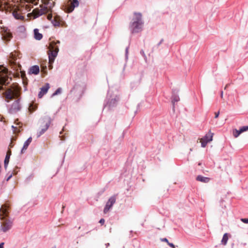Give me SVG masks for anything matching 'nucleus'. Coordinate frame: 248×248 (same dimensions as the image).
<instances>
[{
  "label": "nucleus",
  "instance_id": "f257e3e1",
  "mask_svg": "<svg viewBox=\"0 0 248 248\" xmlns=\"http://www.w3.org/2000/svg\"><path fill=\"white\" fill-rule=\"evenodd\" d=\"M144 26L142 16L140 13H134L129 23V29L132 33L141 32Z\"/></svg>",
  "mask_w": 248,
  "mask_h": 248
},
{
  "label": "nucleus",
  "instance_id": "f03ea898",
  "mask_svg": "<svg viewBox=\"0 0 248 248\" xmlns=\"http://www.w3.org/2000/svg\"><path fill=\"white\" fill-rule=\"evenodd\" d=\"M120 100L119 94L117 91H113L109 90L107 98V102L104 106V108L108 110H110L115 107Z\"/></svg>",
  "mask_w": 248,
  "mask_h": 248
},
{
  "label": "nucleus",
  "instance_id": "7ed1b4c3",
  "mask_svg": "<svg viewBox=\"0 0 248 248\" xmlns=\"http://www.w3.org/2000/svg\"><path fill=\"white\" fill-rule=\"evenodd\" d=\"M60 43V42L59 41H57L56 43L52 42L50 43L48 48L49 51L48 52L50 69L52 68V64L53 63L55 58L57 57L59 50L58 46H56V44Z\"/></svg>",
  "mask_w": 248,
  "mask_h": 248
},
{
  "label": "nucleus",
  "instance_id": "20e7f679",
  "mask_svg": "<svg viewBox=\"0 0 248 248\" xmlns=\"http://www.w3.org/2000/svg\"><path fill=\"white\" fill-rule=\"evenodd\" d=\"M55 1L53 0H48L47 2L45 3L46 7L42 8L39 9H35L32 11L34 18H36L44 14L47 12L48 10H50L54 5Z\"/></svg>",
  "mask_w": 248,
  "mask_h": 248
},
{
  "label": "nucleus",
  "instance_id": "39448f33",
  "mask_svg": "<svg viewBox=\"0 0 248 248\" xmlns=\"http://www.w3.org/2000/svg\"><path fill=\"white\" fill-rule=\"evenodd\" d=\"M7 72L6 68L0 65V91L4 89L3 86H6L9 83Z\"/></svg>",
  "mask_w": 248,
  "mask_h": 248
},
{
  "label": "nucleus",
  "instance_id": "423d86ee",
  "mask_svg": "<svg viewBox=\"0 0 248 248\" xmlns=\"http://www.w3.org/2000/svg\"><path fill=\"white\" fill-rule=\"evenodd\" d=\"M41 121H43L44 123H45V125L44 127L42 128L41 130L37 133L38 138L43 134L48 128L51 122V119L49 116H46L41 120Z\"/></svg>",
  "mask_w": 248,
  "mask_h": 248
},
{
  "label": "nucleus",
  "instance_id": "0eeeda50",
  "mask_svg": "<svg viewBox=\"0 0 248 248\" xmlns=\"http://www.w3.org/2000/svg\"><path fill=\"white\" fill-rule=\"evenodd\" d=\"M213 133L210 131L203 138L201 139V146L203 148L205 147L207 144L213 140Z\"/></svg>",
  "mask_w": 248,
  "mask_h": 248
},
{
  "label": "nucleus",
  "instance_id": "6e6552de",
  "mask_svg": "<svg viewBox=\"0 0 248 248\" xmlns=\"http://www.w3.org/2000/svg\"><path fill=\"white\" fill-rule=\"evenodd\" d=\"M0 34L2 39L7 42L9 41L13 37L10 31L5 28H1Z\"/></svg>",
  "mask_w": 248,
  "mask_h": 248
},
{
  "label": "nucleus",
  "instance_id": "1a4fd4ad",
  "mask_svg": "<svg viewBox=\"0 0 248 248\" xmlns=\"http://www.w3.org/2000/svg\"><path fill=\"white\" fill-rule=\"evenodd\" d=\"M3 94L6 98L12 99L15 97H17L19 95V92L17 90L9 89L4 92Z\"/></svg>",
  "mask_w": 248,
  "mask_h": 248
},
{
  "label": "nucleus",
  "instance_id": "9d476101",
  "mask_svg": "<svg viewBox=\"0 0 248 248\" xmlns=\"http://www.w3.org/2000/svg\"><path fill=\"white\" fill-rule=\"evenodd\" d=\"M116 198L115 197H111L107 202L106 206L104 209V213L106 214L108 213L110 209L112 207L113 205L115 203Z\"/></svg>",
  "mask_w": 248,
  "mask_h": 248
},
{
  "label": "nucleus",
  "instance_id": "9b49d317",
  "mask_svg": "<svg viewBox=\"0 0 248 248\" xmlns=\"http://www.w3.org/2000/svg\"><path fill=\"white\" fill-rule=\"evenodd\" d=\"M20 105L19 104V100L15 101L12 105L10 108L9 109V112L11 114H14L20 109Z\"/></svg>",
  "mask_w": 248,
  "mask_h": 248
},
{
  "label": "nucleus",
  "instance_id": "f8f14e48",
  "mask_svg": "<svg viewBox=\"0 0 248 248\" xmlns=\"http://www.w3.org/2000/svg\"><path fill=\"white\" fill-rule=\"evenodd\" d=\"M12 224L10 220L4 221L1 225V230L4 232H7L12 228Z\"/></svg>",
  "mask_w": 248,
  "mask_h": 248
},
{
  "label": "nucleus",
  "instance_id": "ddd939ff",
  "mask_svg": "<svg viewBox=\"0 0 248 248\" xmlns=\"http://www.w3.org/2000/svg\"><path fill=\"white\" fill-rule=\"evenodd\" d=\"M79 5V2L78 0H72L70 5H68L66 7L67 11L68 13L72 12L75 7H78Z\"/></svg>",
  "mask_w": 248,
  "mask_h": 248
},
{
  "label": "nucleus",
  "instance_id": "4468645a",
  "mask_svg": "<svg viewBox=\"0 0 248 248\" xmlns=\"http://www.w3.org/2000/svg\"><path fill=\"white\" fill-rule=\"evenodd\" d=\"M178 91L176 90H174L172 91V101L171 102L173 105V110L174 111V105L175 102H177L179 101L180 98L177 94Z\"/></svg>",
  "mask_w": 248,
  "mask_h": 248
},
{
  "label": "nucleus",
  "instance_id": "2eb2a0df",
  "mask_svg": "<svg viewBox=\"0 0 248 248\" xmlns=\"http://www.w3.org/2000/svg\"><path fill=\"white\" fill-rule=\"evenodd\" d=\"M49 87V84L48 83H46L44 86L41 88L40 91L38 93L39 98H42L44 94H46Z\"/></svg>",
  "mask_w": 248,
  "mask_h": 248
},
{
  "label": "nucleus",
  "instance_id": "dca6fc26",
  "mask_svg": "<svg viewBox=\"0 0 248 248\" xmlns=\"http://www.w3.org/2000/svg\"><path fill=\"white\" fill-rule=\"evenodd\" d=\"M39 71H40V68H39V66L35 65L31 66L29 68L28 73L30 75L33 74V75H36L39 74Z\"/></svg>",
  "mask_w": 248,
  "mask_h": 248
},
{
  "label": "nucleus",
  "instance_id": "f3484780",
  "mask_svg": "<svg viewBox=\"0 0 248 248\" xmlns=\"http://www.w3.org/2000/svg\"><path fill=\"white\" fill-rule=\"evenodd\" d=\"M13 16L16 19L20 20H23L24 19V17L20 14L18 11L14 10L13 12Z\"/></svg>",
  "mask_w": 248,
  "mask_h": 248
},
{
  "label": "nucleus",
  "instance_id": "a211bd4d",
  "mask_svg": "<svg viewBox=\"0 0 248 248\" xmlns=\"http://www.w3.org/2000/svg\"><path fill=\"white\" fill-rule=\"evenodd\" d=\"M32 141V138L31 137L29 138L26 141H25L23 147L22 149H21V153L22 154L24 152V151H25L28 147V146L31 143V142Z\"/></svg>",
  "mask_w": 248,
  "mask_h": 248
},
{
  "label": "nucleus",
  "instance_id": "6ab92c4d",
  "mask_svg": "<svg viewBox=\"0 0 248 248\" xmlns=\"http://www.w3.org/2000/svg\"><path fill=\"white\" fill-rule=\"evenodd\" d=\"M34 38L37 40H41L43 37L42 34L39 32V30L37 29L34 30Z\"/></svg>",
  "mask_w": 248,
  "mask_h": 248
},
{
  "label": "nucleus",
  "instance_id": "aec40b11",
  "mask_svg": "<svg viewBox=\"0 0 248 248\" xmlns=\"http://www.w3.org/2000/svg\"><path fill=\"white\" fill-rule=\"evenodd\" d=\"M51 23L54 26H59L60 25V17L59 16H55L54 19L51 21Z\"/></svg>",
  "mask_w": 248,
  "mask_h": 248
},
{
  "label": "nucleus",
  "instance_id": "412c9836",
  "mask_svg": "<svg viewBox=\"0 0 248 248\" xmlns=\"http://www.w3.org/2000/svg\"><path fill=\"white\" fill-rule=\"evenodd\" d=\"M8 206L6 204H4L1 206L0 208V212H2L3 215L5 216H7L8 213L7 210Z\"/></svg>",
  "mask_w": 248,
  "mask_h": 248
},
{
  "label": "nucleus",
  "instance_id": "4be33fe9",
  "mask_svg": "<svg viewBox=\"0 0 248 248\" xmlns=\"http://www.w3.org/2000/svg\"><path fill=\"white\" fill-rule=\"evenodd\" d=\"M197 180L199 181L204 182V183H207L209 181V178L205 177H203L201 175H199L197 177Z\"/></svg>",
  "mask_w": 248,
  "mask_h": 248
},
{
  "label": "nucleus",
  "instance_id": "5701e85b",
  "mask_svg": "<svg viewBox=\"0 0 248 248\" xmlns=\"http://www.w3.org/2000/svg\"><path fill=\"white\" fill-rule=\"evenodd\" d=\"M11 153L10 152L9 154L8 153L7 154L6 156H5V159H4V168L5 169H7V167L8 166V164L9 163V159H10V154Z\"/></svg>",
  "mask_w": 248,
  "mask_h": 248
},
{
  "label": "nucleus",
  "instance_id": "b1692460",
  "mask_svg": "<svg viewBox=\"0 0 248 248\" xmlns=\"http://www.w3.org/2000/svg\"><path fill=\"white\" fill-rule=\"evenodd\" d=\"M228 240V234L227 233H225L224 234L223 236V238L221 240V243L224 245H226L227 243V241Z\"/></svg>",
  "mask_w": 248,
  "mask_h": 248
},
{
  "label": "nucleus",
  "instance_id": "393cba45",
  "mask_svg": "<svg viewBox=\"0 0 248 248\" xmlns=\"http://www.w3.org/2000/svg\"><path fill=\"white\" fill-rule=\"evenodd\" d=\"M242 133L240 129H234L232 130V134L234 138H237Z\"/></svg>",
  "mask_w": 248,
  "mask_h": 248
},
{
  "label": "nucleus",
  "instance_id": "a878e982",
  "mask_svg": "<svg viewBox=\"0 0 248 248\" xmlns=\"http://www.w3.org/2000/svg\"><path fill=\"white\" fill-rule=\"evenodd\" d=\"M10 62L11 64L16 65L19 63V61H17V59L14 57V55H11V59L10 60Z\"/></svg>",
  "mask_w": 248,
  "mask_h": 248
},
{
  "label": "nucleus",
  "instance_id": "bb28decb",
  "mask_svg": "<svg viewBox=\"0 0 248 248\" xmlns=\"http://www.w3.org/2000/svg\"><path fill=\"white\" fill-rule=\"evenodd\" d=\"M37 108L36 106L33 105V104H31L29 107V110L30 112H32L34 111Z\"/></svg>",
  "mask_w": 248,
  "mask_h": 248
},
{
  "label": "nucleus",
  "instance_id": "cd10ccee",
  "mask_svg": "<svg viewBox=\"0 0 248 248\" xmlns=\"http://www.w3.org/2000/svg\"><path fill=\"white\" fill-rule=\"evenodd\" d=\"M62 91V89L60 88H58L56 91L52 94V96H54L55 95H56L58 94L61 93Z\"/></svg>",
  "mask_w": 248,
  "mask_h": 248
},
{
  "label": "nucleus",
  "instance_id": "c85d7f7f",
  "mask_svg": "<svg viewBox=\"0 0 248 248\" xmlns=\"http://www.w3.org/2000/svg\"><path fill=\"white\" fill-rule=\"evenodd\" d=\"M240 129L242 133L247 131L248 130V126H244L242 127L241 128H240Z\"/></svg>",
  "mask_w": 248,
  "mask_h": 248
},
{
  "label": "nucleus",
  "instance_id": "c756f323",
  "mask_svg": "<svg viewBox=\"0 0 248 248\" xmlns=\"http://www.w3.org/2000/svg\"><path fill=\"white\" fill-rule=\"evenodd\" d=\"M128 47H126L125 49V60L127 61L128 60Z\"/></svg>",
  "mask_w": 248,
  "mask_h": 248
},
{
  "label": "nucleus",
  "instance_id": "7c9ffc66",
  "mask_svg": "<svg viewBox=\"0 0 248 248\" xmlns=\"http://www.w3.org/2000/svg\"><path fill=\"white\" fill-rule=\"evenodd\" d=\"M241 221L244 223H248V218H241Z\"/></svg>",
  "mask_w": 248,
  "mask_h": 248
},
{
  "label": "nucleus",
  "instance_id": "2f4dec72",
  "mask_svg": "<svg viewBox=\"0 0 248 248\" xmlns=\"http://www.w3.org/2000/svg\"><path fill=\"white\" fill-rule=\"evenodd\" d=\"M168 245L169 246H170L171 248H175V247H175V246L173 244H172V243H170V242H169V243H168Z\"/></svg>",
  "mask_w": 248,
  "mask_h": 248
},
{
  "label": "nucleus",
  "instance_id": "473e14b6",
  "mask_svg": "<svg viewBox=\"0 0 248 248\" xmlns=\"http://www.w3.org/2000/svg\"><path fill=\"white\" fill-rule=\"evenodd\" d=\"M47 19L50 20V21H52L53 19H52V15H48L47 16Z\"/></svg>",
  "mask_w": 248,
  "mask_h": 248
},
{
  "label": "nucleus",
  "instance_id": "72a5a7b5",
  "mask_svg": "<svg viewBox=\"0 0 248 248\" xmlns=\"http://www.w3.org/2000/svg\"><path fill=\"white\" fill-rule=\"evenodd\" d=\"M161 240L162 242H165L167 243V244L169 242L167 238H162V239H161Z\"/></svg>",
  "mask_w": 248,
  "mask_h": 248
},
{
  "label": "nucleus",
  "instance_id": "f704fd0d",
  "mask_svg": "<svg viewBox=\"0 0 248 248\" xmlns=\"http://www.w3.org/2000/svg\"><path fill=\"white\" fill-rule=\"evenodd\" d=\"M13 176V173H11L10 174L8 177L7 178H6V181H9L12 177Z\"/></svg>",
  "mask_w": 248,
  "mask_h": 248
},
{
  "label": "nucleus",
  "instance_id": "c9c22d12",
  "mask_svg": "<svg viewBox=\"0 0 248 248\" xmlns=\"http://www.w3.org/2000/svg\"><path fill=\"white\" fill-rule=\"evenodd\" d=\"M219 115V111H218V112H216V113H215V118H217L218 117Z\"/></svg>",
  "mask_w": 248,
  "mask_h": 248
},
{
  "label": "nucleus",
  "instance_id": "e433bc0d",
  "mask_svg": "<svg viewBox=\"0 0 248 248\" xmlns=\"http://www.w3.org/2000/svg\"><path fill=\"white\" fill-rule=\"evenodd\" d=\"M99 223L102 224H103L105 223V220L103 218L101 219L99 221Z\"/></svg>",
  "mask_w": 248,
  "mask_h": 248
},
{
  "label": "nucleus",
  "instance_id": "4c0bfd02",
  "mask_svg": "<svg viewBox=\"0 0 248 248\" xmlns=\"http://www.w3.org/2000/svg\"><path fill=\"white\" fill-rule=\"evenodd\" d=\"M163 42V39H162L160 41V42L157 44V46H160V45L162 43V42Z\"/></svg>",
  "mask_w": 248,
  "mask_h": 248
},
{
  "label": "nucleus",
  "instance_id": "58836bf2",
  "mask_svg": "<svg viewBox=\"0 0 248 248\" xmlns=\"http://www.w3.org/2000/svg\"><path fill=\"white\" fill-rule=\"evenodd\" d=\"M220 96L222 98H223V91H221V93H220Z\"/></svg>",
  "mask_w": 248,
  "mask_h": 248
},
{
  "label": "nucleus",
  "instance_id": "ea45409f",
  "mask_svg": "<svg viewBox=\"0 0 248 248\" xmlns=\"http://www.w3.org/2000/svg\"><path fill=\"white\" fill-rule=\"evenodd\" d=\"M12 128L13 129L14 132H16V130L15 129H16V127H14L13 125L12 126Z\"/></svg>",
  "mask_w": 248,
  "mask_h": 248
},
{
  "label": "nucleus",
  "instance_id": "a19ab883",
  "mask_svg": "<svg viewBox=\"0 0 248 248\" xmlns=\"http://www.w3.org/2000/svg\"><path fill=\"white\" fill-rule=\"evenodd\" d=\"M3 244H4L3 243L0 244V248H3Z\"/></svg>",
  "mask_w": 248,
  "mask_h": 248
},
{
  "label": "nucleus",
  "instance_id": "79ce46f5",
  "mask_svg": "<svg viewBox=\"0 0 248 248\" xmlns=\"http://www.w3.org/2000/svg\"><path fill=\"white\" fill-rule=\"evenodd\" d=\"M81 87H85V86H86V85H85V84L84 83H82V85H81Z\"/></svg>",
  "mask_w": 248,
  "mask_h": 248
},
{
  "label": "nucleus",
  "instance_id": "37998d69",
  "mask_svg": "<svg viewBox=\"0 0 248 248\" xmlns=\"http://www.w3.org/2000/svg\"><path fill=\"white\" fill-rule=\"evenodd\" d=\"M78 86H79V85L77 84L74 87H76V88H77V87H78Z\"/></svg>",
  "mask_w": 248,
  "mask_h": 248
},
{
  "label": "nucleus",
  "instance_id": "c03bdc74",
  "mask_svg": "<svg viewBox=\"0 0 248 248\" xmlns=\"http://www.w3.org/2000/svg\"><path fill=\"white\" fill-rule=\"evenodd\" d=\"M125 66H126V64H125L124 65V69Z\"/></svg>",
  "mask_w": 248,
  "mask_h": 248
},
{
  "label": "nucleus",
  "instance_id": "a18cd8bd",
  "mask_svg": "<svg viewBox=\"0 0 248 248\" xmlns=\"http://www.w3.org/2000/svg\"><path fill=\"white\" fill-rule=\"evenodd\" d=\"M227 85L225 86V89H226L227 88Z\"/></svg>",
  "mask_w": 248,
  "mask_h": 248
}]
</instances>
